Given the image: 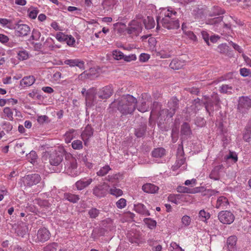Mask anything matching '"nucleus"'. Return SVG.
<instances>
[{
  "label": "nucleus",
  "instance_id": "f257e3e1",
  "mask_svg": "<svg viewBox=\"0 0 251 251\" xmlns=\"http://www.w3.org/2000/svg\"><path fill=\"white\" fill-rule=\"evenodd\" d=\"M156 29H159V24L168 29H177L179 27V23L177 18V12L172 7H169L160 9L157 18Z\"/></svg>",
  "mask_w": 251,
  "mask_h": 251
},
{
  "label": "nucleus",
  "instance_id": "f03ea898",
  "mask_svg": "<svg viewBox=\"0 0 251 251\" xmlns=\"http://www.w3.org/2000/svg\"><path fill=\"white\" fill-rule=\"evenodd\" d=\"M137 100L130 95H123L117 100H115L112 104L117 107L118 110L123 115L132 113L136 106Z\"/></svg>",
  "mask_w": 251,
  "mask_h": 251
},
{
  "label": "nucleus",
  "instance_id": "7ed1b4c3",
  "mask_svg": "<svg viewBox=\"0 0 251 251\" xmlns=\"http://www.w3.org/2000/svg\"><path fill=\"white\" fill-rule=\"evenodd\" d=\"M63 159V155L61 152H58L56 150H53L50 152H44L42 156V160L47 163L49 160L50 164L52 166H58L62 162Z\"/></svg>",
  "mask_w": 251,
  "mask_h": 251
},
{
  "label": "nucleus",
  "instance_id": "20e7f679",
  "mask_svg": "<svg viewBox=\"0 0 251 251\" xmlns=\"http://www.w3.org/2000/svg\"><path fill=\"white\" fill-rule=\"evenodd\" d=\"M169 109H162L160 112V116L163 118H172L178 107V100L176 97H173L168 102Z\"/></svg>",
  "mask_w": 251,
  "mask_h": 251
},
{
  "label": "nucleus",
  "instance_id": "39448f33",
  "mask_svg": "<svg viewBox=\"0 0 251 251\" xmlns=\"http://www.w3.org/2000/svg\"><path fill=\"white\" fill-rule=\"evenodd\" d=\"M65 171L67 174L73 177L79 175L80 172L77 169V163L75 158L71 157L67 161Z\"/></svg>",
  "mask_w": 251,
  "mask_h": 251
},
{
  "label": "nucleus",
  "instance_id": "423d86ee",
  "mask_svg": "<svg viewBox=\"0 0 251 251\" xmlns=\"http://www.w3.org/2000/svg\"><path fill=\"white\" fill-rule=\"evenodd\" d=\"M41 180L39 175L33 174L25 176L21 179V185L22 187H30L36 185Z\"/></svg>",
  "mask_w": 251,
  "mask_h": 251
},
{
  "label": "nucleus",
  "instance_id": "0eeeda50",
  "mask_svg": "<svg viewBox=\"0 0 251 251\" xmlns=\"http://www.w3.org/2000/svg\"><path fill=\"white\" fill-rule=\"evenodd\" d=\"M251 108V99L248 97L242 96L239 98L238 104V111L243 115L248 113Z\"/></svg>",
  "mask_w": 251,
  "mask_h": 251
},
{
  "label": "nucleus",
  "instance_id": "6e6552de",
  "mask_svg": "<svg viewBox=\"0 0 251 251\" xmlns=\"http://www.w3.org/2000/svg\"><path fill=\"white\" fill-rule=\"evenodd\" d=\"M126 30L127 34L137 36L142 30L141 22L137 20H132Z\"/></svg>",
  "mask_w": 251,
  "mask_h": 251
},
{
  "label": "nucleus",
  "instance_id": "1a4fd4ad",
  "mask_svg": "<svg viewBox=\"0 0 251 251\" xmlns=\"http://www.w3.org/2000/svg\"><path fill=\"white\" fill-rule=\"evenodd\" d=\"M97 90L94 87L89 89L85 94V102L87 107H92L97 103L96 95Z\"/></svg>",
  "mask_w": 251,
  "mask_h": 251
},
{
  "label": "nucleus",
  "instance_id": "9d476101",
  "mask_svg": "<svg viewBox=\"0 0 251 251\" xmlns=\"http://www.w3.org/2000/svg\"><path fill=\"white\" fill-rule=\"evenodd\" d=\"M97 92L99 99L106 100L109 99L113 95L114 90L111 85H108L100 88Z\"/></svg>",
  "mask_w": 251,
  "mask_h": 251
},
{
  "label": "nucleus",
  "instance_id": "9b49d317",
  "mask_svg": "<svg viewBox=\"0 0 251 251\" xmlns=\"http://www.w3.org/2000/svg\"><path fill=\"white\" fill-rule=\"evenodd\" d=\"M218 218L221 223L224 224H230L234 221V216L230 211H223L219 213Z\"/></svg>",
  "mask_w": 251,
  "mask_h": 251
},
{
  "label": "nucleus",
  "instance_id": "f8f14e48",
  "mask_svg": "<svg viewBox=\"0 0 251 251\" xmlns=\"http://www.w3.org/2000/svg\"><path fill=\"white\" fill-rule=\"evenodd\" d=\"M184 151L182 143L179 145L177 151V160L176 161V165L174 166L173 170H175L179 168L181 165L185 162V159L183 156Z\"/></svg>",
  "mask_w": 251,
  "mask_h": 251
},
{
  "label": "nucleus",
  "instance_id": "ddd939ff",
  "mask_svg": "<svg viewBox=\"0 0 251 251\" xmlns=\"http://www.w3.org/2000/svg\"><path fill=\"white\" fill-rule=\"evenodd\" d=\"M109 185L106 183L96 186L93 189V194L98 197L104 196L108 191Z\"/></svg>",
  "mask_w": 251,
  "mask_h": 251
},
{
  "label": "nucleus",
  "instance_id": "4468645a",
  "mask_svg": "<svg viewBox=\"0 0 251 251\" xmlns=\"http://www.w3.org/2000/svg\"><path fill=\"white\" fill-rule=\"evenodd\" d=\"M16 35L18 36H25L30 32L29 26L26 24H18L15 28Z\"/></svg>",
  "mask_w": 251,
  "mask_h": 251
},
{
  "label": "nucleus",
  "instance_id": "2eb2a0df",
  "mask_svg": "<svg viewBox=\"0 0 251 251\" xmlns=\"http://www.w3.org/2000/svg\"><path fill=\"white\" fill-rule=\"evenodd\" d=\"M50 236V231L46 228H42L38 230L37 234V239L38 241L44 242L48 241Z\"/></svg>",
  "mask_w": 251,
  "mask_h": 251
},
{
  "label": "nucleus",
  "instance_id": "dca6fc26",
  "mask_svg": "<svg viewBox=\"0 0 251 251\" xmlns=\"http://www.w3.org/2000/svg\"><path fill=\"white\" fill-rule=\"evenodd\" d=\"M93 128L90 126L87 125L81 134V139L84 141V145L85 146H87L88 140L93 136Z\"/></svg>",
  "mask_w": 251,
  "mask_h": 251
},
{
  "label": "nucleus",
  "instance_id": "f3484780",
  "mask_svg": "<svg viewBox=\"0 0 251 251\" xmlns=\"http://www.w3.org/2000/svg\"><path fill=\"white\" fill-rule=\"evenodd\" d=\"M185 199V195L183 194H170L168 197V201L175 204L183 202Z\"/></svg>",
  "mask_w": 251,
  "mask_h": 251
},
{
  "label": "nucleus",
  "instance_id": "a211bd4d",
  "mask_svg": "<svg viewBox=\"0 0 251 251\" xmlns=\"http://www.w3.org/2000/svg\"><path fill=\"white\" fill-rule=\"evenodd\" d=\"M28 228L25 223L21 222L15 229V233L17 235L24 237L27 234Z\"/></svg>",
  "mask_w": 251,
  "mask_h": 251
},
{
  "label": "nucleus",
  "instance_id": "6ab92c4d",
  "mask_svg": "<svg viewBox=\"0 0 251 251\" xmlns=\"http://www.w3.org/2000/svg\"><path fill=\"white\" fill-rule=\"evenodd\" d=\"M142 100H139V104L138 105L137 109L141 112H145L149 109L151 101L149 100H147V101H144L143 100V98L144 97L145 98L147 97L148 96L147 94H145L144 95H142Z\"/></svg>",
  "mask_w": 251,
  "mask_h": 251
},
{
  "label": "nucleus",
  "instance_id": "aec40b11",
  "mask_svg": "<svg viewBox=\"0 0 251 251\" xmlns=\"http://www.w3.org/2000/svg\"><path fill=\"white\" fill-rule=\"evenodd\" d=\"M64 64L71 67H77L79 69H84V62L78 59H67L64 61Z\"/></svg>",
  "mask_w": 251,
  "mask_h": 251
},
{
  "label": "nucleus",
  "instance_id": "412c9836",
  "mask_svg": "<svg viewBox=\"0 0 251 251\" xmlns=\"http://www.w3.org/2000/svg\"><path fill=\"white\" fill-rule=\"evenodd\" d=\"M92 181V178H84L77 181L75 185L78 190H81L88 186Z\"/></svg>",
  "mask_w": 251,
  "mask_h": 251
},
{
  "label": "nucleus",
  "instance_id": "4be33fe9",
  "mask_svg": "<svg viewBox=\"0 0 251 251\" xmlns=\"http://www.w3.org/2000/svg\"><path fill=\"white\" fill-rule=\"evenodd\" d=\"M142 190L148 194H155L158 192L159 187L151 183H147L142 186Z\"/></svg>",
  "mask_w": 251,
  "mask_h": 251
},
{
  "label": "nucleus",
  "instance_id": "5701e85b",
  "mask_svg": "<svg viewBox=\"0 0 251 251\" xmlns=\"http://www.w3.org/2000/svg\"><path fill=\"white\" fill-rule=\"evenodd\" d=\"M35 79L32 75L25 76L20 81V86L23 88L27 87L32 85L35 82Z\"/></svg>",
  "mask_w": 251,
  "mask_h": 251
},
{
  "label": "nucleus",
  "instance_id": "b1692460",
  "mask_svg": "<svg viewBox=\"0 0 251 251\" xmlns=\"http://www.w3.org/2000/svg\"><path fill=\"white\" fill-rule=\"evenodd\" d=\"M15 111L16 113V116H19V114L20 112L18 111L15 108L11 109L8 107H6L3 109V113L5 116L6 117V119L9 121H12L14 120L13 118V111Z\"/></svg>",
  "mask_w": 251,
  "mask_h": 251
},
{
  "label": "nucleus",
  "instance_id": "393cba45",
  "mask_svg": "<svg viewBox=\"0 0 251 251\" xmlns=\"http://www.w3.org/2000/svg\"><path fill=\"white\" fill-rule=\"evenodd\" d=\"M223 168V165H219L215 166L209 175V177L215 180L220 179V171Z\"/></svg>",
  "mask_w": 251,
  "mask_h": 251
},
{
  "label": "nucleus",
  "instance_id": "a878e982",
  "mask_svg": "<svg viewBox=\"0 0 251 251\" xmlns=\"http://www.w3.org/2000/svg\"><path fill=\"white\" fill-rule=\"evenodd\" d=\"M180 133L182 136L190 137L192 134V130L189 124L183 123L181 126Z\"/></svg>",
  "mask_w": 251,
  "mask_h": 251
},
{
  "label": "nucleus",
  "instance_id": "bb28decb",
  "mask_svg": "<svg viewBox=\"0 0 251 251\" xmlns=\"http://www.w3.org/2000/svg\"><path fill=\"white\" fill-rule=\"evenodd\" d=\"M237 240V237L233 235L229 237L226 241L229 251H234Z\"/></svg>",
  "mask_w": 251,
  "mask_h": 251
},
{
  "label": "nucleus",
  "instance_id": "cd10ccee",
  "mask_svg": "<svg viewBox=\"0 0 251 251\" xmlns=\"http://www.w3.org/2000/svg\"><path fill=\"white\" fill-rule=\"evenodd\" d=\"M184 65V62L177 58L174 59L170 64V67L173 70H179Z\"/></svg>",
  "mask_w": 251,
  "mask_h": 251
},
{
  "label": "nucleus",
  "instance_id": "c85d7f7f",
  "mask_svg": "<svg viewBox=\"0 0 251 251\" xmlns=\"http://www.w3.org/2000/svg\"><path fill=\"white\" fill-rule=\"evenodd\" d=\"M199 189L200 188L199 187H197L193 189H190L184 186H179L177 188V191L180 193H187L192 194H194L200 192Z\"/></svg>",
  "mask_w": 251,
  "mask_h": 251
},
{
  "label": "nucleus",
  "instance_id": "c756f323",
  "mask_svg": "<svg viewBox=\"0 0 251 251\" xmlns=\"http://www.w3.org/2000/svg\"><path fill=\"white\" fill-rule=\"evenodd\" d=\"M0 25L5 28L12 29V21L6 18H0Z\"/></svg>",
  "mask_w": 251,
  "mask_h": 251
},
{
  "label": "nucleus",
  "instance_id": "7c9ffc66",
  "mask_svg": "<svg viewBox=\"0 0 251 251\" xmlns=\"http://www.w3.org/2000/svg\"><path fill=\"white\" fill-rule=\"evenodd\" d=\"M166 154V151L163 148L154 149L152 151V156L155 158H161Z\"/></svg>",
  "mask_w": 251,
  "mask_h": 251
},
{
  "label": "nucleus",
  "instance_id": "2f4dec72",
  "mask_svg": "<svg viewBox=\"0 0 251 251\" xmlns=\"http://www.w3.org/2000/svg\"><path fill=\"white\" fill-rule=\"evenodd\" d=\"M64 199L71 202L76 203L79 200V196L77 195L71 193H65L64 194Z\"/></svg>",
  "mask_w": 251,
  "mask_h": 251
},
{
  "label": "nucleus",
  "instance_id": "473e14b6",
  "mask_svg": "<svg viewBox=\"0 0 251 251\" xmlns=\"http://www.w3.org/2000/svg\"><path fill=\"white\" fill-rule=\"evenodd\" d=\"M145 27L147 29H150L153 28L155 26V23L153 18L151 17L148 16L146 19L144 21Z\"/></svg>",
  "mask_w": 251,
  "mask_h": 251
},
{
  "label": "nucleus",
  "instance_id": "72a5a7b5",
  "mask_svg": "<svg viewBox=\"0 0 251 251\" xmlns=\"http://www.w3.org/2000/svg\"><path fill=\"white\" fill-rule=\"evenodd\" d=\"M202 100L205 105V107L207 111L209 107L213 106L211 95L210 96L204 95Z\"/></svg>",
  "mask_w": 251,
  "mask_h": 251
},
{
  "label": "nucleus",
  "instance_id": "f704fd0d",
  "mask_svg": "<svg viewBox=\"0 0 251 251\" xmlns=\"http://www.w3.org/2000/svg\"><path fill=\"white\" fill-rule=\"evenodd\" d=\"M75 130L74 129H70L69 131L66 132L64 135L65 141L66 143H70L71 140L75 137L74 133Z\"/></svg>",
  "mask_w": 251,
  "mask_h": 251
},
{
  "label": "nucleus",
  "instance_id": "c9c22d12",
  "mask_svg": "<svg viewBox=\"0 0 251 251\" xmlns=\"http://www.w3.org/2000/svg\"><path fill=\"white\" fill-rule=\"evenodd\" d=\"M29 57L28 52L24 50H20L17 52V58L20 61L26 60Z\"/></svg>",
  "mask_w": 251,
  "mask_h": 251
},
{
  "label": "nucleus",
  "instance_id": "e433bc0d",
  "mask_svg": "<svg viewBox=\"0 0 251 251\" xmlns=\"http://www.w3.org/2000/svg\"><path fill=\"white\" fill-rule=\"evenodd\" d=\"M58 248V243L52 242L45 246L43 249V251H56Z\"/></svg>",
  "mask_w": 251,
  "mask_h": 251
},
{
  "label": "nucleus",
  "instance_id": "4c0bfd02",
  "mask_svg": "<svg viewBox=\"0 0 251 251\" xmlns=\"http://www.w3.org/2000/svg\"><path fill=\"white\" fill-rule=\"evenodd\" d=\"M143 221L148 227L151 229L154 228L156 226V222L151 218H145Z\"/></svg>",
  "mask_w": 251,
  "mask_h": 251
},
{
  "label": "nucleus",
  "instance_id": "58836bf2",
  "mask_svg": "<svg viewBox=\"0 0 251 251\" xmlns=\"http://www.w3.org/2000/svg\"><path fill=\"white\" fill-rule=\"evenodd\" d=\"M232 90L233 88L232 86L227 84H223L220 87V91L223 93L231 94Z\"/></svg>",
  "mask_w": 251,
  "mask_h": 251
},
{
  "label": "nucleus",
  "instance_id": "ea45409f",
  "mask_svg": "<svg viewBox=\"0 0 251 251\" xmlns=\"http://www.w3.org/2000/svg\"><path fill=\"white\" fill-rule=\"evenodd\" d=\"M28 16L29 18L35 19L39 13V10L35 8L30 7L28 9Z\"/></svg>",
  "mask_w": 251,
  "mask_h": 251
},
{
  "label": "nucleus",
  "instance_id": "a19ab883",
  "mask_svg": "<svg viewBox=\"0 0 251 251\" xmlns=\"http://www.w3.org/2000/svg\"><path fill=\"white\" fill-rule=\"evenodd\" d=\"M146 127L144 126H142L138 128L135 129V135L138 137H142L145 133Z\"/></svg>",
  "mask_w": 251,
  "mask_h": 251
},
{
  "label": "nucleus",
  "instance_id": "79ce46f5",
  "mask_svg": "<svg viewBox=\"0 0 251 251\" xmlns=\"http://www.w3.org/2000/svg\"><path fill=\"white\" fill-rule=\"evenodd\" d=\"M112 55L113 58L116 60H120L123 59V57H124V53L120 50H117L113 51Z\"/></svg>",
  "mask_w": 251,
  "mask_h": 251
},
{
  "label": "nucleus",
  "instance_id": "37998d69",
  "mask_svg": "<svg viewBox=\"0 0 251 251\" xmlns=\"http://www.w3.org/2000/svg\"><path fill=\"white\" fill-rule=\"evenodd\" d=\"M72 148L75 150H80L83 148L82 142L80 140L74 141L72 143Z\"/></svg>",
  "mask_w": 251,
  "mask_h": 251
},
{
  "label": "nucleus",
  "instance_id": "c03bdc74",
  "mask_svg": "<svg viewBox=\"0 0 251 251\" xmlns=\"http://www.w3.org/2000/svg\"><path fill=\"white\" fill-rule=\"evenodd\" d=\"M27 159L28 161L31 163H33L35 162L37 155L35 151H31L27 155Z\"/></svg>",
  "mask_w": 251,
  "mask_h": 251
},
{
  "label": "nucleus",
  "instance_id": "a18cd8bd",
  "mask_svg": "<svg viewBox=\"0 0 251 251\" xmlns=\"http://www.w3.org/2000/svg\"><path fill=\"white\" fill-rule=\"evenodd\" d=\"M110 170V167L108 165L105 166L97 172V175L100 176H103L106 175Z\"/></svg>",
  "mask_w": 251,
  "mask_h": 251
},
{
  "label": "nucleus",
  "instance_id": "49530a36",
  "mask_svg": "<svg viewBox=\"0 0 251 251\" xmlns=\"http://www.w3.org/2000/svg\"><path fill=\"white\" fill-rule=\"evenodd\" d=\"M184 34L191 41L194 42L197 41V37L196 35L193 33V32L190 30H188L184 33Z\"/></svg>",
  "mask_w": 251,
  "mask_h": 251
},
{
  "label": "nucleus",
  "instance_id": "de8ad7c7",
  "mask_svg": "<svg viewBox=\"0 0 251 251\" xmlns=\"http://www.w3.org/2000/svg\"><path fill=\"white\" fill-rule=\"evenodd\" d=\"M157 56L161 58H167L171 57V54L169 51L161 50L157 53Z\"/></svg>",
  "mask_w": 251,
  "mask_h": 251
},
{
  "label": "nucleus",
  "instance_id": "09e8293b",
  "mask_svg": "<svg viewBox=\"0 0 251 251\" xmlns=\"http://www.w3.org/2000/svg\"><path fill=\"white\" fill-rule=\"evenodd\" d=\"M67 35L63 32H58L56 33L55 38L60 42H65L67 39Z\"/></svg>",
  "mask_w": 251,
  "mask_h": 251
},
{
  "label": "nucleus",
  "instance_id": "8fccbe9b",
  "mask_svg": "<svg viewBox=\"0 0 251 251\" xmlns=\"http://www.w3.org/2000/svg\"><path fill=\"white\" fill-rule=\"evenodd\" d=\"M110 193L111 195L115 196L116 197L120 196L123 194V191L120 189L115 187L111 188L110 190Z\"/></svg>",
  "mask_w": 251,
  "mask_h": 251
},
{
  "label": "nucleus",
  "instance_id": "3c124183",
  "mask_svg": "<svg viewBox=\"0 0 251 251\" xmlns=\"http://www.w3.org/2000/svg\"><path fill=\"white\" fill-rule=\"evenodd\" d=\"M89 215L91 218H96L99 214V210L96 208H92L89 211Z\"/></svg>",
  "mask_w": 251,
  "mask_h": 251
},
{
  "label": "nucleus",
  "instance_id": "603ef678",
  "mask_svg": "<svg viewBox=\"0 0 251 251\" xmlns=\"http://www.w3.org/2000/svg\"><path fill=\"white\" fill-rule=\"evenodd\" d=\"M124 60L126 62H130L136 60L137 57L135 54H131L128 55H124L123 57Z\"/></svg>",
  "mask_w": 251,
  "mask_h": 251
},
{
  "label": "nucleus",
  "instance_id": "864d4df0",
  "mask_svg": "<svg viewBox=\"0 0 251 251\" xmlns=\"http://www.w3.org/2000/svg\"><path fill=\"white\" fill-rule=\"evenodd\" d=\"M65 42L68 45L72 46L75 43V40L72 36L67 35V39L65 40Z\"/></svg>",
  "mask_w": 251,
  "mask_h": 251
},
{
  "label": "nucleus",
  "instance_id": "5fc2aeb1",
  "mask_svg": "<svg viewBox=\"0 0 251 251\" xmlns=\"http://www.w3.org/2000/svg\"><path fill=\"white\" fill-rule=\"evenodd\" d=\"M38 211V209L34 205H28L25 208V212H31L34 213H36Z\"/></svg>",
  "mask_w": 251,
  "mask_h": 251
},
{
  "label": "nucleus",
  "instance_id": "6e6d98bb",
  "mask_svg": "<svg viewBox=\"0 0 251 251\" xmlns=\"http://www.w3.org/2000/svg\"><path fill=\"white\" fill-rule=\"evenodd\" d=\"M150 58V55L147 53H141L139 56V60L142 62L147 61Z\"/></svg>",
  "mask_w": 251,
  "mask_h": 251
},
{
  "label": "nucleus",
  "instance_id": "4d7b16f0",
  "mask_svg": "<svg viewBox=\"0 0 251 251\" xmlns=\"http://www.w3.org/2000/svg\"><path fill=\"white\" fill-rule=\"evenodd\" d=\"M181 222L182 224L185 226H189L191 222V219L190 217L187 215L183 216L181 219Z\"/></svg>",
  "mask_w": 251,
  "mask_h": 251
},
{
  "label": "nucleus",
  "instance_id": "13d9d810",
  "mask_svg": "<svg viewBox=\"0 0 251 251\" xmlns=\"http://www.w3.org/2000/svg\"><path fill=\"white\" fill-rule=\"evenodd\" d=\"M228 48V47L225 44H222L218 47L219 51L222 53H225L227 50Z\"/></svg>",
  "mask_w": 251,
  "mask_h": 251
},
{
  "label": "nucleus",
  "instance_id": "bf43d9fd",
  "mask_svg": "<svg viewBox=\"0 0 251 251\" xmlns=\"http://www.w3.org/2000/svg\"><path fill=\"white\" fill-rule=\"evenodd\" d=\"M240 75L243 76H249L251 74L250 70L245 68H241L240 70Z\"/></svg>",
  "mask_w": 251,
  "mask_h": 251
},
{
  "label": "nucleus",
  "instance_id": "052dcab7",
  "mask_svg": "<svg viewBox=\"0 0 251 251\" xmlns=\"http://www.w3.org/2000/svg\"><path fill=\"white\" fill-rule=\"evenodd\" d=\"M9 37L3 34H0V42L3 44H5L9 41Z\"/></svg>",
  "mask_w": 251,
  "mask_h": 251
},
{
  "label": "nucleus",
  "instance_id": "680f3d73",
  "mask_svg": "<svg viewBox=\"0 0 251 251\" xmlns=\"http://www.w3.org/2000/svg\"><path fill=\"white\" fill-rule=\"evenodd\" d=\"M200 217L204 218L205 220L208 219L210 218V214L209 213L206 212L203 210H201L199 212Z\"/></svg>",
  "mask_w": 251,
  "mask_h": 251
},
{
  "label": "nucleus",
  "instance_id": "e2e57ef3",
  "mask_svg": "<svg viewBox=\"0 0 251 251\" xmlns=\"http://www.w3.org/2000/svg\"><path fill=\"white\" fill-rule=\"evenodd\" d=\"M222 21V19L221 17H216L208 21V24H211V25L216 24L217 23L221 22Z\"/></svg>",
  "mask_w": 251,
  "mask_h": 251
},
{
  "label": "nucleus",
  "instance_id": "0e129e2a",
  "mask_svg": "<svg viewBox=\"0 0 251 251\" xmlns=\"http://www.w3.org/2000/svg\"><path fill=\"white\" fill-rule=\"evenodd\" d=\"M2 126L3 129L7 132L11 131L13 128L12 125L9 122H5Z\"/></svg>",
  "mask_w": 251,
  "mask_h": 251
},
{
  "label": "nucleus",
  "instance_id": "69168bd1",
  "mask_svg": "<svg viewBox=\"0 0 251 251\" xmlns=\"http://www.w3.org/2000/svg\"><path fill=\"white\" fill-rule=\"evenodd\" d=\"M211 97L213 105L214 104H217L219 101V98L218 94L217 93H213L212 95H211Z\"/></svg>",
  "mask_w": 251,
  "mask_h": 251
},
{
  "label": "nucleus",
  "instance_id": "338daca9",
  "mask_svg": "<svg viewBox=\"0 0 251 251\" xmlns=\"http://www.w3.org/2000/svg\"><path fill=\"white\" fill-rule=\"evenodd\" d=\"M201 34L204 41L207 43L208 45H209V35L207 32L205 31H202L201 32Z\"/></svg>",
  "mask_w": 251,
  "mask_h": 251
},
{
  "label": "nucleus",
  "instance_id": "774afa93",
  "mask_svg": "<svg viewBox=\"0 0 251 251\" xmlns=\"http://www.w3.org/2000/svg\"><path fill=\"white\" fill-rule=\"evenodd\" d=\"M218 204H228L227 199L225 197H220L217 200Z\"/></svg>",
  "mask_w": 251,
  "mask_h": 251
}]
</instances>
